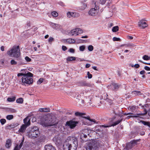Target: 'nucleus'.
<instances>
[{
    "instance_id": "1",
    "label": "nucleus",
    "mask_w": 150,
    "mask_h": 150,
    "mask_svg": "<svg viewBox=\"0 0 150 150\" xmlns=\"http://www.w3.org/2000/svg\"><path fill=\"white\" fill-rule=\"evenodd\" d=\"M78 146L77 138L69 137L63 145V150H76Z\"/></svg>"
},
{
    "instance_id": "2",
    "label": "nucleus",
    "mask_w": 150,
    "mask_h": 150,
    "mask_svg": "<svg viewBox=\"0 0 150 150\" xmlns=\"http://www.w3.org/2000/svg\"><path fill=\"white\" fill-rule=\"evenodd\" d=\"M55 118L52 114L48 115L43 116L41 121L42 125L45 127L51 126L55 125Z\"/></svg>"
},
{
    "instance_id": "3",
    "label": "nucleus",
    "mask_w": 150,
    "mask_h": 150,
    "mask_svg": "<svg viewBox=\"0 0 150 150\" xmlns=\"http://www.w3.org/2000/svg\"><path fill=\"white\" fill-rule=\"evenodd\" d=\"M7 54L11 57L16 58L17 60L20 62H21L22 59L19 57L20 55V50L19 46H13L10 50L7 52Z\"/></svg>"
},
{
    "instance_id": "4",
    "label": "nucleus",
    "mask_w": 150,
    "mask_h": 150,
    "mask_svg": "<svg viewBox=\"0 0 150 150\" xmlns=\"http://www.w3.org/2000/svg\"><path fill=\"white\" fill-rule=\"evenodd\" d=\"M33 74L31 72H28L25 73L22 77V82L23 85L26 86L32 84L33 82Z\"/></svg>"
},
{
    "instance_id": "5",
    "label": "nucleus",
    "mask_w": 150,
    "mask_h": 150,
    "mask_svg": "<svg viewBox=\"0 0 150 150\" xmlns=\"http://www.w3.org/2000/svg\"><path fill=\"white\" fill-rule=\"evenodd\" d=\"M40 134L39 129L37 127H34L29 131L28 136L30 138H35L38 137Z\"/></svg>"
},
{
    "instance_id": "6",
    "label": "nucleus",
    "mask_w": 150,
    "mask_h": 150,
    "mask_svg": "<svg viewBox=\"0 0 150 150\" xmlns=\"http://www.w3.org/2000/svg\"><path fill=\"white\" fill-rule=\"evenodd\" d=\"M75 115L77 116L81 117L89 120L90 122H89L88 123V124L89 125H91L95 123H97V122H96L95 120L91 119L89 117H86L84 116L86 114L84 113L76 112L75 113Z\"/></svg>"
},
{
    "instance_id": "7",
    "label": "nucleus",
    "mask_w": 150,
    "mask_h": 150,
    "mask_svg": "<svg viewBox=\"0 0 150 150\" xmlns=\"http://www.w3.org/2000/svg\"><path fill=\"white\" fill-rule=\"evenodd\" d=\"M96 97H98V100H101L103 98L104 100H106L109 103H111L112 101V100L114 98L111 97L110 94H105V95L103 97V96L101 94H99L98 96H96Z\"/></svg>"
},
{
    "instance_id": "8",
    "label": "nucleus",
    "mask_w": 150,
    "mask_h": 150,
    "mask_svg": "<svg viewBox=\"0 0 150 150\" xmlns=\"http://www.w3.org/2000/svg\"><path fill=\"white\" fill-rule=\"evenodd\" d=\"M83 31L80 28H76L72 29L71 31L68 32V34L71 36L77 35L83 33Z\"/></svg>"
},
{
    "instance_id": "9",
    "label": "nucleus",
    "mask_w": 150,
    "mask_h": 150,
    "mask_svg": "<svg viewBox=\"0 0 150 150\" xmlns=\"http://www.w3.org/2000/svg\"><path fill=\"white\" fill-rule=\"evenodd\" d=\"M120 86L119 84L113 82L107 86V87L108 89L116 91L118 90Z\"/></svg>"
},
{
    "instance_id": "10",
    "label": "nucleus",
    "mask_w": 150,
    "mask_h": 150,
    "mask_svg": "<svg viewBox=\"0 0 150 150\" xmlns=\"http://www.w3.org/2000/svg\"><path fill=\"white\" fill-rule=\"evenodd\" d=\"M78 123L77 121L70 120L66 122L65 125L66 127H69L71 129L74 128Z\"/></svg>"
},
{
    "instance_id": "11",
    "label": "nucleus",
    "mask_w": 150,
    "mask_h": 150,
    "mask_svg": "<svg viewBox=\"0 0 150 150\" xmlns=\"http://www.w3.org/2000/svg\"><path fill=\"white\" fill-rule=\"evenodd\" d=\"M92 146L93 149L98 148L102 146L103 144L102 142L100 141L93 140L91 142Z\"/></svg>"
},
{
    "instance_id": "12",
    "label": "nucleus",
    "mask_w": 150,
    "mask_h": 150,
    "mask_svg": "<svg viewBox=\"0 0 150 150\" xmlns=\"http://www.w3.org/2000/svg\"><path fill=\"white\" fill-rule=\"evenodd\" d=\"M95 6L94 8H92L89 11V14L91 16H94L97 15L98 9H99V7L96 5V3H95Z\"/></svg>"
},
{
    "instance_id": "13",
    "label": "nucleus",
    "mask_w": 150,
    "mask_h": 150,
    "mask_svg": "<svg viewBox=\"0 0 150 150\" xmlns=\"http://www.w3.org/2000/svg\"><path fill=\"white\" fill-rule=\"evenodd\" d=\"M77 84L79 86L90 87L91 86L89 82L84 80H81L78 82Z\"/></svg>"
},
{
    "instance_id": "14",
    "label": "nucleus",
    "mask_w": 150,
    "mask_h": 150,
    "mask_svg": "<svg viewBox=\"0 0 150 150\" xmlns=\"http://www.w3.org/2000/svg\"><path fill=\"white\" fill-rule=\"evenodd\" d=\"M144 113H137L136 114L137 115H130L128 116L127 117V118L128 119H129L131 117H138V115H140V116H144L145 115H146L147 112V110H146V109H144Z\"/></svg>"
},
{
    "instance_id": "15",
    "label": "nucleus",
    "mask_w": 150,
    "mask_h": 150,
    "mask_svg": "<svg viewBox=\"0 0 150 150\" xmlns=\"http://www.w3.org/2000/svg\"><path fill=\"white\" fill-rule=\"evenodd\" d=\"M53 139L56 145H58L61 143V138L59 136H55Z\"/></svg>"
},
{
    "instance_id": "16",
    "label": "nucleus",
    "mask_w": 150,
    "mask_h": 150,
    "mask_svg": "<svg viewBox=\"0 0 150 150\" xmlns=\"http://www.w3.org/2000/svg\"><path fill=\"white\" fill-rule=\"evenodd\" d=\"M23 140L22 141V142L19 145L18 144H16V146H15L14 150H20V149L22 147V146L23 145V143L24 142V137L23 138Z\"/></svg>"
},
{
    "instance_id": "17",
    "label": "nucleus",
    "mask_w": 150,
    "mask_h": 150,
    "mask_svg": "<svg viewBox=\"0 0 150 150\" xmlns=\"http://www.w3.org/2000/svg\"><path fill=\"white\" fill-rule=\"evenodd\" d=\"M139 27H142V28H144L147 26V24L146 22L144 20L141 21L138 23Z\"/></svg>"
},
{
    "instance_id": "18",
    "label": "nucleus",
    "mask_w": 150,
    "mask_h": 150,
    "mask_svg": "<svg viewBox=\"0 0 150 150\" xmlns=\"http://www.w3.org/2000/svg\"><path fill=\"white\" fill-rule=\"evenodd\" d=\"M44 150H56L54 147L51 145H45V146Z\"/></svg>"
},
{
    "instance_id": "19",
    "label": "nucleus",
    "mask_w": 150,
    "mask_h": 150,
    "mask_svg": "<svg viewBox=\"0 0 150 150\" xmlns=\"http://www.w3.org/2000/svg\"><path fill=\"white\" fill-rule=\"evenodd\" d=\"M86 102L87 103H89V105H90L92 103L91 102L92 101V96H86Z\"/></svg>"
},
{
    "instance_id": "20",
    "label": "nucleus",
    "mask_w": 150,
    "mask_h": 150,
    "mask_svg": "<svg viewBox=\"0 0 150 150\" xmlns=\"http://www.w3.org/2000/svg\"><path fill=\"white\" fill-rule=\"evenodd\" d=\"M76 105L79 107L81 106L82 104L84 103L83 98H81L80 100H79V101H76Z\"/></svg>"
},
{
    "instance_id": "21",
    "label": "nucleus",
    "mask_w": 150,
    "mask_h": 150,
    "mask_svg": "<svg viewBox=\"0 0 150 150\" xmlns=\"http://www.w3.org/2000/svg\"><path fill=\"white\" fill-rule=\"evenodd\" d=\"M27 127V126H26L25 125H23L18 130V132L22 133H24L25 132Z\"/></svg>"
},
{
    "instance_id": "22",
    "label": "nucleus",
    "mask_w": 150,
    "mask_h": 150,
    "mask_svg": "<svg viewBox=\"0 0 150 150\" xmlns=\"http://www.w3.org/2000/svg\"><path fill=\"white\" fill-rule=\"evenodd\" d=\"M85 146L86 150H92L93 149L91 142L86 144Z\"/></svg>"
},
{
    "instance_id": "23",
    "label": "nucleus",
    "mask_w": 150,
    "mask_h": 150,
    "mask_svg": "<svg viewBox=\"0 0 150 150\" xmlns=\"http://www.w3.org/2000/svg\"><path fill=\"white\" fill-rule=\"evenodd\" d=\"M23 122L25 124L24 125H25L27 127L30 125V120L27 117L25 118L23 120Z\"/></svg>"
},
{
    "instance_id": "24",
    "label": "nucleus",
    "mask_w": 150,
    "mask_h": 150,
    "mask_svg": "<svg viewBox=\"0 0 150 150\" xmlns=\"http://www.w3.org/2000/svg\"><path fill=\"white\" fill-rule=\"evenodd\" d=\"M67 42L69 44L74 43L75 42L74 39L72 38H69L64 40Z\"/></svg>"
},
{
    "instance_id": "25",
    "label": "nucleus",
    "mask_w": 150,
    "mask_h": 150,
    "mask_svg": "<svg viewBox=\"0 0 150 150\" xmlns=\"http://www.w3.org/2000/svg\"><path fill=\"white\" fill-rule=\"evenodd\" d=\"M76 58L74 57L69 56L66 59L67 62L68 63V62L74 61L76 60Z\"/></svg>"
},
{
    "instance_id": "26",
    "label": "nucleus",
    "mask_w": 150,
    "mask_h": 150,
    "mask_svg": "<svg viewBox=\"0 0 150 150\" xmlns=\"http://www.w3.org/2000/svg\"><path fill=\"white\" fill-rule=\"evenodd\" d=\"M11 145V140L9 139H8L6 141V146L7 148H9Z\"/></svg>"
},
{
    "instance_id": "27",
    "label": "nucleus",
    "mask_w": 150,
    "mask_h": 150,
    "mask_svg": "<svg viewBox=\"0 0 150 150\" xmlns=\"http://www.w3.org/2000/svg\"><path fill=\"white\" fill-rule=\"evenodd\" d=\"M39 111L41 112H49L50 109L48 108H41L39 109Z\"/></svg>"
},
{
    "instance_id": "28",
    "label": "nucleus",
    "mask_w": 150,
    "mask_h": 150,
    "mask_svg": "<svg viewBox=\"0 0 150 150\" xmlns=\"http://www.w3.org/2000/svg\"><path fill=\"white\" fill-rule=\"evenodd\" d=\"M17 126L16 124H12L7 126L6 128L7 129H11L14 128Z\"/></svg>"
},
{
    "instance_id": "29",
    "label": "nucleus",
    "mask_w": 150,
    "mask_h": 150,
    "mask_svg": "<svg viewBox=\"0 0 150 150\" xmlns=\"http://www.w3.org/2000/svg\"><path fill=\"white\" fill-rule=\"evenodd\" d=\"M88 131V130L87 129H85L84 130V133H83V134H81V137H84L85 138H86L87 137V135H89L88 134H85V133L87 132Z\"/></svg>"
},
{
    "instance_id": "30",
    "label": "nucleus",
    "mask_w": 150,
    "mask_h": 150,
    "mask_svg": "<svg viewBox=\"0 0 150 150\" xmlns=\"http://www.w3.org/2000/svg\"><path fill=\"white\" fill-rule=\"evenodd\" d=\"M23 102V100L22 98H20L16 100V102L18 103L22 104Z\"/></svg>"
},
{
    "instance_id": "31",
    "label": "nucleus",
    "mask_w": 150,
    "mask_h": 150,
    "mask_svg": "<svg viewBox=\"0 0 150 150\" xmlns=\"http://www.w3.org/2000/svg\"><path fill=\"white\" fill-rule=\"evenodd\" d=\"M122 119H121L120 120H117L116 122L113 123L111 125V126H116L118 124H119L121 121H122Z\"/></svg>"
},
{
    "instance_id": "32",
    "label": "nucleus",
    "mask_w": 150,
    "mask_h": 150,
    "mask_svg": "<svg viewBox=\"0 0 150 150\" xmlns=\"http://www.w3.org/2000/svg\"><path fill=\"white\" fill-rule=\"evenodd\" d=\"M50 25L51 27L54 29L56 30V27L57 25V24L51 23H50Z\"/></svg>"
},
{
    "instance_id": "33",
    "label": "nucleus",
    "mask_w": 150,
    "mask_h": 150,
    "mask_svg": "<svg viewBox=\"0 0 150 150\" xmlns=\"http://www.w3.org/2000/svg\"><path fill=\"white\" fill-rule=\"evenodd\" d=\"M72 17H78L79 16V13L76 12H72Z\"/></svg>"
},
{
    "instance_id": "34",
    "label": "nucleus",
    "mask_w": 150,
    "mask_h": 150,
    "mask_svg": "<svg viewBox=\"0 0 150 150\" xmlns=\"http://www.w3.org/2000/svg\"><path fill=\"white\" fill-rule=\"evenodd\" d=\"M75 97H76V101H79V100H81V98H83L80 94L76 95L75 96Z\"/></svg>"
},
{
    "instance_id": "35",
    "label": "nucleus",
    "mask_w": 150,
    "mask_h": 150,
    "mask_svg": "<svg viewBox=\"0 0 150 150\" xmlns=\"http://www.w3.org/2000/svg\"><path fill=\"white\" fill-rule=\"evenodd\" d=\"M119 29V27L117 26H116L113 27L112 29V31L114 32H117Z\"/></svg>"
},
{
    "instance_id": "36",
    "label": "nucleus",
    "mask_w": 150,
    "mask_h": 150,
    "mask_svg": "<svg viewBox=\"0 0 150 150\" xmlns=\"http://www.w3.org/2000/svg\"><path fill=\"white\" fill-rule=\"evenodd\" d=\"M137 141L135 140H133L132 141H131L129 143V146L133 145V146L134 144H136L137 142Z\"/></svg>"
},
{
    "instance_id": "37",
    "label": "nucleus",
    "mask_w": 150,
    "mask_h": 150,
    "mask_svg": "<svg viewBox=\"0 0 150 150\" xmlns=\"http://www.w3.org/2000/svg\"><path fill=\"white\" fill-rule=\"evenodd\" d=\"M16 97H13L12 98H8L7 99V100L9 102H13L15 100Z\"/></svg>"
},
{
    "instance_id": "38",
    "label": "nucleus",
    "mask_w": 150,
    "mask_h": 150,
    "mask_svg": "<svg viewBox=\"0 0 150 150\" xmlns=\"http://www.w3.org/2000/svg\"><path fill=\"white\" fill-rule=\"evenodd\" d=\"M6 118L7 120H10L13 118V115H8L6 116Z\"/></svg>"
},
{
    "instance_id": "39",
    "label": "nucleus",
    "mask_w": 150,
    "mask_h": 150,
    "mask_svg": "<svg viewBox=\"0 0 150 150\" xmlns=\"http://www.w3.org/2000/svg\"><path fill=\"white\" fill-rule=\"evenodd\" d=\"M142 59L145 60H149V58L148 56L147 55H144L142 57Z\"/></svg>"
},
{
    "instance_id": "40",
    "label": "nucleus",
    "mask_w": 150,
    "mask_h": 150,
    "mask_svg": "<svg viewBox=\"0 0 150 150\" xmlns=\"http://www.w3.org/2000/svg\"><path fill=\"white\" fill-rule=\"evenodd\" d=\"M85 48V46L84 45L81 46L79 47V50L83 52Z\"/></svg>"
},
{
    "instance_id": "41",
    "label": "nucleus",
    "mask_w": 150,
    "mask_h": 150,
    "mask_svg": "<svg viewBox=\"0 0 150 150\" xmlns=\"http://www.w3.org/2000/svg\"><path fill=\"white\" fill-rule=\"evenodd\" d=\"M51 14L52 16L54 17H57L58 16V13L56 11H53L52 12Z\"/></svg>"
},
{
    "instance_id": "42",
    "label": "nucleus",
    "mask_w": 150,
    "mask_h": 150,
    "mask_svg": "<svg viewBox=\"0 0 150 150\" xmlns=\"http://www.w3.org/2000/svg\"><path fill=\"white\" fill-rule=\"evenodd\" d=\"M93 47L92 45H89L88 47V50L89 51H91L93 50Z\"/></svg>"
},
{
    "instance_id": "43",
    "label": "nucleus",
    "mask_w": 150,
    "mask_h": 150,
    "mask_svg": "<svg viewBox=\"0 0 150 150\" xmlns=\"http://www.w3.org/2000/svg\"><path fill=\"white\" fill-rule=\"evenodd\" d=\"M54 40V38L52 37H50L48 39V42L50 43H51L52 41Z\"/></svg>"
},
{
    "instance_id": "44",
    "label": "nucleus",
    "mask_w": 150,
    "mask_h": 150,
    "mask_svg": "<svg viewBox=\"0 0 150 150\" xmlns=\"http://www.w3.org/2000/svg\"><path fill=\"white\" fill-rule=\"evenodd\" d=\"M0 121L2 125L4 124L6 122V121L5 119H2L0 120Z\"/></svg>"
},
{
    "instance_id": "45",
    "label": "nucleus",
    "mask_w": 150,
    "mask_h": 150,
    "mask_svg": "<svg viewBox=\"0 0 150 150\" xmlns=\"http://www.w3.org/2000/svg\"><path fill=\"white\" fill-rule=\"evenodd\" d=\"M11 65H16L17 64V62L14 60H11Z\"/></svg>"
},
{
    "instance_id": "46",
    "label": "nucleus",
    "mask_w": 150,
    "mask_h": 150,
    "mask_svg": "<svg viewBox=\"0 0 150 150\" xmlns=\"http://www.w3.org/2000/svg\"><path fill=\"white\" fill-rule=\"evenodd\" d=\"M113 40L114 41H120V39L119 38L114 37L113 38Z\"/></svg>"
},
{
    "instance_id": "47",
    "label": "nucleus",
    "mask_w": 150,
    "mask_h": 150,
    "mask_svg": "<svg viewBox=\"0 0 150 150\" xmlns=\"http://www.w3.org/2000/svg\"><path fill=\"white\" fill-rule=\"evenodd\" d=\"M25 59L27 62H30L31 60V59L30 58H29V57H28V56H26V57H25Z\"/></svg>"
},
{
    "instance_id": "48",
    "label": "nucleus",
    "mask_w": 150,
    "mask_h": 150,
    "mask_svg": "<svg viewBox=\"0 0 150 150\" xmlns=\"http://www.w3.org/2000/svg\"><path fill=\"white\" fill-rule=\"evenodd\" d=\"M9 111L11 113H15L16 112L15 110L12 108H10Z\"/></svg>"
},
{
    "instance_id": "49",
    "label": "nucleus",
    "mask_w": 150,
    "mask_h": 150,
    "mask_svg": "<svg viewBox=\"0 0 150 150\" xmlns=\"http://www.w3.org/2000/svg\"><path fill=\"white\" fill-rule=\"evenodd\" d=\"M56 29L57 30H60L62 28V26L59 24H57V25Z\"/></svg>"
},
{
    "instance_id": "50",
    "label": "nucleus",
    "mask_w": 150,
    "mask_h": 150,
    "mask_svg": "<svg viewBox=\"0 0 150 150\" xmlns=\"http://www.w3.org/2000/svg\"><path fill=\"white\" fill-rule=\"evenodd\" d=\"M87 73L88 78V79H91L92 77V75L90 73L89 71L87 72Z\"/></svg>"
},
{
    "instance_id": "51",
    "label": "nucleus",
    "mask_w": 150,
    "mask_h": 150,
    "mask_svg": "<svg viewBox=\"0 0 150 150\" xmlns=\"http://www.w3.org/2000/svg\"><path fill=\"white\" fill-rule=\"evenodd\" d=\"M72 12H69L67 13V16L68 17L70 18L71 17H72Z\"/></svg>"
},
{
    "instance_id": "52",
    "label": "nucleus",
    "mask_w": 150,
    "mask_h": 150,
    "mask_svg": "<svg viewBox=\"0 0 150 150\" xmlns=\"http://www.w3.org/2000/svg\"><path fill=\"white\" fill-rule=\"evenodd\" d=\"M133 146V145L132 146H129V144H127L126 146V149H131L132 147Z\"/></svg>"
},
{
    "instance_id": "53",
    "label": "nucleus",
    "mask_w": 150,
    "mask_h": 150,
    "mask_svg": "<svg viewBox=\"0 0 150 150\" xmlns=\"http://www.w3.org/2000/svg\"><path fill=\"white\" fill-rule=\"evenodd\" d=\"M84 40L81 39H76V41H78L79 43H83V41H84Z\"/></svg>"
},
{
    "instance_id": "54",
    "label": "nucleus",
    "mask_w": 150,
    "mask_h": 150,
    "mask_svg": "<svg viewBox=\"0 0 150 150\" xmlns=\"http://www.w3.org/2000/svg\"><path fill=\"white\" fill-rule=\"evenodd\" d=\"M106 0H100V2L102 4H105Z\"/></svg>"
},
{
    "instance_id": "55",
    "label": "nucleus",
    "mask_w": 150,
    "mask_h": 150,
    "mask_svg": "<svg viewBox=\"0 0 150 150\" xmlns=\"http://www.w3.org/2000/svg\"><path fill=\"white\" fill-rule=\"evenodd\" d=\"M43 79L40 78V79L38 81V84H40L43 81Z\"/></svg>"
},
{
    "instance_id": "56",
    "label": "nucleus",
    "mask_w": 150,
    "mask_h": 150,
    "mask_svg": "<svg viewBox=\"0 0 150 150\" xmlns=\"http://www.w3.org/2000/svg\"><path fill=\"white\" fill-rule=\"evenodd\" d=\"M144 69L146 71H150V67H149L146 66L144 67Z\"/></svg>"
},
{
    "instance_id": "57",
    "label": "nucleus",
    "mask_w": 150,
    "mask_h": 150,
    "mask_svg": "<svg viewBox=\"0 0 150 150\" xmlns=\"http://www.w3.org/2000/svg\"><path fill=\"white\" fill-rule=\"evenodd\" d=\"M69 52L72 53H74L75 52L73 48H70L69 49Z\"/></svg>"
},
{
    "instance_id": "58",
    "label": "nucleus",
    "mask_w": 150,
    "mask_h": 150,
    "mask_svg": "<svg viewBox=\"0 0 150 150\" xmlns=\"http://www.w3.org/2000/svg\"><path fill=\"white\" fill-rule=\"evenodd\" d=\"M34 50L35 51H38V53H40V50H37V48L36 47H34Z\"/></svg>"
},
{
    "instance_id": "59",
    "label": "nucleus",
    "mask_w": 150,
    "mask_h": 150,
    "mask_svg": "<svg viewBox=\"0 0 150 150\" xmlns=\"http://www.w3.org/2000/svg\"><path fill=\"white\" fill-rule=\"evenodd\" d=\"M132 46V45L130 43L127 44H125L124 46L125 47H127L129 46Z\"/></svg>"
},
{
    "instance_id": "60",
    "label": "nucleus",
    "mask_w": 150,
    "mask_h": 150,
    "mask_svg": "<svg viewBox=\"0 0 150 150\" xmlns=\"http://www.w3.org/2000/svg\"><path fill=\"white\" fill-rule=\"evenodd\" d=\"M25 74L23 73H19L18 74L17 76L18 77L20 76H23V75H25Z\"/></svg>"
},
{
    "instance_id": "61",
    "label": "nucleus",
    "mask_w": 150,
    "mask_h": 150,
    "mask_svg": "<svg viewBox=\"0 0 150 150\" xmlns=\"http://www.w3.org/2000/svg\"><path fill=\"white\" fill-rule=\"evenodd\" d=\"M133 94H137L140 93V91H134L132 92Z\"/></svg>"
},
{
    "instance_id": "62",
    "label": "nucleus",
    "mask_w": 150,
    "mask_h": 150,
    "mask_svg": "<svg viewBox=\"0 0 150 150\" xmlns=\"http://www.w3.org/2000/svg\"><path fill=\"white\" fill-rule=\"evenodd\" d=\"M62 50L64 51H65L67 49V47L65 46H62Z\"/></svg>"
},
{
    "instance_id": "63",
    "label": "nucleus",
    "mask_w": 150,
    "mask_h": 150,
    "mask_svg": "<svg viewBox=\"0 0 150 150\" xmlns=\"http://www.w3.org/2000/svg\"><path fill=\"white\" fill-rule=\"evenodd\" d=\"M58 4L60 5H61L62 6H64V3L63 2H62L61 1H59V2H58Z\"/></svg>"
},
{
    "instance_id": "64",
    "label": "nucleus",
    "mask_w": 150,
    "mask_h": 150,
    "mask_svg": "<svg viewBox=\"0 0 150 150\" xmlns=\"http://www.w3.org/2000/svg\"><path fill=\"white\" fill-rule=\"evenodd\" d=\"M140 67V65L139 64H137L134 65V67L136 68H138Z\"/></svg>"
}]
</instances>
